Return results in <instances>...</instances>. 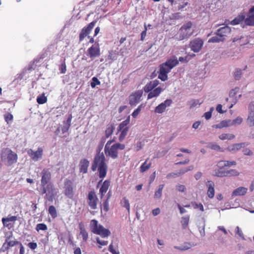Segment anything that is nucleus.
Here are the masks:
<instances>
[{
    "label": "nucleus",
    "mask_w": 254,
    "mask_h": 254,
    "mask_svg": "<svg viewBox=\"0 0 254 254\" xmlns=\"http://www.w3.org/2000/svg\"><path fill=\"white\" fill-rule=\"evenodd\" d=\"M105 157L103 152H97L92 164V170L95 171L98 169L99 177L101 179L105 178L107 174L108 166L105 163Z\"/></svg>",
    "instance_id": "f257e3e1"
},
{
    "label": "nucleus",
    "mask_w": 254,
    "mask_h": 254,
    "mask_svg": "<svg viewBox=\"0 0 254 254\" xmlns=\"http://www.w3.org/2000/svg\"><path fill=\"white\" fill-rule=\"evenodd\" d=\"M1 160L6 166H11L17 161V154L8 148H4L1 153Z\"/></svg>",
    "instance_id": "f03ea898"
},
{
    "label": "nucleus",
    "mask_w": 254,
    "mask_h": 254,
    "mask_svg": "<svg viewBox=\"0 0 254 254\" xmlns=\"http://www.w3.org/2000/svg\"><path fill=\"white\" fill-rule=\"evenodd\" d=\"M192 23L190 21L184 24L180 29L179 36L176 37L177 40L181 41L189 38L193 33L191 30Z\"/></svg>",
    "instance_id": "7ed1b4c3"
},
{
    "label": "nucleus",
    "mask_w": 254,
    "mask_h": 254,
    "mask_svg": "<svg viewBox=\"0 0 254 254\" xmlns=\"http://www.w3.org/2000/svg\"><path fill=\"white\" fill-rule=\"evenodd\" d=\"M42 187V194H46V198L49 201L52 202L57 194V189L52 183H49Z\"/></svg>",
    "instance_id": "20e7f679"
},
{
    "label": "nucleus",
    "mask_w": 254,
    "mask_h": 254,
    "mask_svg": "<svg viewBox=\"0 0 254 254\" xmlns=\"http://www.w3.org/2000/svg\"><path fill=\"white\" fill-rule=\"evenodd\" d=\"M98 200V197L94 191L89 192L87 196V203L91 209H95L97 208Z\"/></svg>",
    "instance_id": "39448f33"
},
{
    "label": "nucleus",
    "mask_w": 254,
    "mask_h": 254,
    "mask_svg": "<svg viewBox=\"0 0 254 254\" xmlns=\"http://www.w3.org/2000/svg\"><path fill=\"white\" fill-rule=\"evenodd\" d=\"M203 41L200 38H195L191 41L190 46L191 50L195 53H197L201 49Z\"/></svg>",
    "instance_id": "423d86ee"
},
{
    "label": "nucleus",
    "mask_w": 254,
    "mask_h": 254,
    "mask_svg": "<svg viewBox=\"0 0 254 254\" xmlns=\"http://www.w3.org/2000/svg\"><path fill=\"white\" fill-rule=\"evenodd\" d=\"M178 64V60L175 56H173L171 59L166 61V62L162 64L168 71L170 72L171 70L175 66Z\"/></svg>",
    "instance_id": "0eeeda50"
},
{
    "label": "nucleus",
    "mask_w": 254,
    "mask_h": 254,
    "mask_svg": "<svg viewBox=\"0 0 254 254\" xmlns=\"http://www.w3.org/2000/svg\"><path fill=\"white\" fill-rule=\"evenodd\" d=\"M104 152L107 157L109 156L113 159H116L118 157V151L114 144L111 147H105Z\"/></svg>",
    "instance_id": "6e6552de"
},
{
    "label": "nucleus",
    "mask_w": 254,
    "mask_h": 254,
    "mask_svg": "<svg viewBox=\"0 0 254 254\" xmlns=\"http://www.w3.org/2000/svg\"><path fill=\"white\" fill-rule=\"evenodd\" d=\"M143 94L142 90H138L133 94L130 95L129 97V101L130 105H135L137 104Z\"/></svg>",
    "instance_id": "1a4fd4ad"
},
{
    "label": "nucleus",
    "mask_w": 254,
    "mask_h": 254,
    "mask_svg": "<svg viewBox=\"0 0 254 254\" xmlns=\"http://www.w3.org/2000/svg\"><path fill=\"white\" fill-rule=\"evenodd\" d=\"M96 23V21H93L90 23L86 27H84L80 34H79V40L80 41H82L83 39L89 34L90 31L93 28V27L95 26V23Z\"/></svg>",
    "instance_id": "9d476101"
},
{
    "label": "nucleus",
    "mask_w": 254,
    "mask_h": 254,
    "mask_svg": "<svg viewBox=\"0 0 254 254\" xmlns=\"http://www.w3.org/2000/svg\"><path fill=\"white\" fill-rule=\"evenodd\" d=\"M41 186H45L46 185L48 184V183L50 181L51 174L48 169H44L41 172Z\"/></svg>",
    "instance_id": "9b49d317"
},
{
    "label": "nucleus",
    "mask_w": 254,
    "mask_h": 254,
    "mask_svg": "<svg viewBox=\"0 0 254 254\" xmlns=\"http://www.w3.org/2000/svg\"><path fill=\"white\" fill-rule=\"evenodd\" d=\"M245 24L247 26H254V5L249 10L247 17H245Z\"/></svg>",
    "instance_id": "f8f14e48"
},
{
    "label": "nucleus",
    "mask_w": 254,
    "mask_h": 254,
    "mask_svg": "<svg viewBox=\"0 0 254 254\" xmlns=\"http://www.w3.org/2000/svg\"><path fill=\"white\" fill-rule=\"evenodd\" d=\"M249 145V143L245 142L239 143H235L229 146L226 148V150L230 152H236L240 150L241 148H244Z\"/></svg>",
    "instance_id": "ddd939ff"
},
{
    "label": "nucleus",
    "mask_w": 254,
    "mask_h": 254,
    "mask_svg": "<svg viewBox=\"0 0 254 254\" xmlns=\"http://www.w3.org/2000/svg\"><path fill=\"white\" fill-rule=\"evenodd\" d=\"M172 103L171 99H167L164 102L161 103L157 106L155 109V112L156 113L161 114L164 112L167 107L170 106Z\"/></svg>",
    "instance_id": "4468645a"
},
{
    "label": "nucleus",
    "mask_w": 254,
    "mask_h": 254,
    "mask_svg": "<svg viewBox=\"0 0 254 254\" xmlns=\"http://www.w3.org/2000/svg\"><path fill=\"white\" fill-rule=\"evenodd\" d=\"M231 32V29L230 27L227 25L224 26L223 27H221L218 29L215 34L218 36H220L222 38H225L228 36V35L230 34Z\"/></svg>",
    "instance_id": "2eb2a0df"
},
{
    "label": "nucleus",
    "mask_w": 254,
    "mask_h": 254,
    "mask_svg": "<svg viewBox=\"0 0 254 254\" xmlns=\"http://www.w3.org/2000/svg\"><path fill=\"white\" fill-rule=\"evenodd\" d=\"M28 154L33 160L37 161L39 158L42 156L43 149L40 147H39L36 151L29 149L28 151Z\"/></svg>",
    "instance_id": "dca6fc26"
},
{
    "label": "nucleus",
    "mask_w": 254,
    "mask_h": 254,
    "mask_svg": "<svg viewBox=\"0 0 254 254\" xmlns=\"http://www.w3.org/2000/svg\"><path fill=\"white\" fill-rule=\"evenodd\" d=\"M206 186L207 188V194L208 196L210 198H212L214 196V183L212 181H207L206 183Z\"/></svg>",
    "instance_id": "f3484780"
},
{
    "label": "nucleus",
    "mask_w": 254,
    "mask_h": 254,
    "mask_svg": "<svg viewBox=\"0 0 254 254\" xmlns=\"http://www.w3.org/2000/svg\"><path fill=\"white\" fill-rule=\"evenodd\" d=\"M64 194L70 198L73 196V188L70 181H67L65 184Z\"/></svg>",
    "instance_id": "a211bd4d"
},
{
    "label": "nucleus",
    "mask_w": 254,
    "mask_h": 254,
    "mask_svg": "<svg viewBox=\"0 0 254 254\" xmlns=\"http://www.w3.org/2000/svg\"><path fill=\"white\" fill-rule=\"evenodd\" d=\"M96 234L101 236L102 238H105L111 235V232L109 229H105L103 226L99 225V227L96 232Z\"/></svg>",
    "instance_id": "6ab92c4d"
},
{
    "label": "nucleus",
    "mask_w": 254,
    "mask_h": 254,
    "mask_svg": "<svg viewBox=\"0 0 254 254\" xmlns=\"http://www.w3.org/2000/svg\"><path fill=\"white\" fill-rule=\"evenodd\" d=\"M87 52L90 58L97 57L100 55V49L98 46H94L93 45L88 49Z\"/></svg>",
    "instance_id": "aec40b11"
},
{
    "label": "nucleus",
    "mask_w": 254,
    "mask_h": 254,
    "mask_svg": "<svg viewBox=\"0 0 254 254\" xmlns=\"http://www.w3.org/2000/svg\"><path fill=\"white\" fill-rule=\"evenodd\" d=\"M246 16V12H244L238 15L236 18L230 22V24L232 25H238L241 24L242 22L245 20V17Z\"/></svg>",
    "instance_id": "412c9836"
},
{
    "label": "nucleus",
    "mask_w": 254,
    "mask_h": 254,
    "mask_svg": "<svg viewBox=\"0 0 254 254\" xmlns=\"http://www.w3.org/2000/svg\"><path fill=\"white\" fill-rule=\"evenodd\" d=\"M167 69L160 65L159 71L158 72V78L162 81H165L168 79L167 74L169 72Z\"/></svg>",
    "instance_id": "4be33fe9"
},
{
    "label": "nucleus",
    "mask_w": 254,
    "mask_h": 254,
    "mask_svg": "<svg viewBox=\"0 0 254 254\" xmlns=\"http://www.w3.org/2000/svg\"><path fill=\"white\" fill-rule=\"evenodd\" d=\"M205 220L204 218H202L200 219L197 223V227L199 229V231L200 234V236L202 237H203L205 236Z\"/></svg>",
    "instance_id": "5701e85b"
},
{
    "label": "nucleus",
    "mask_w": 254,
    "mask_h": 254,
    "mask_svg": "<svg viewBox=\"0 0 254 254\" xmlns=\"http://www.w3.org/2000/svg\"><path fill=\"white\" fill-rule=\"evenodd\" d=\"M89 165V162L86 159H83L80 161V172L84 174L86 173Z\"/></svg>",
    "instance_id": "b1692460"
},
{
    "label": "nucleus",
    "mask_w": 254,
    "mask_h": 254,
    "mask_svg": "<svg viewBox=\"0 0 254 254\" xmlns=\"http://www.w3.org/2000/svg\"><path fill=\"white\" fill-rule=\"evenodd\" d=\"M248 190V189L240 187L234 190L232 193V196H240L245 195Z\"/></svg>",
    "instance_id": "393cba45"
},
{
    "label": "nucleus",
    "mask_w": 254,
    "mask_h": 254,
    "mask_svg": "<svg viewBox=\"0 0 254 254\" xmlns=\"http://www.w3.org/2000/svg\"><path fill=\"white\" fill-rule=\"evenodd\" d=\"M110 185V182L109 180H106L105 181L101 188L100 189L99 192L101 193V197L102 198L103 196L104 195V194L107 192V190H108V188Z\"/></svg>",
    "instance_id": "a878e982"
},
{
    "label": "nucleus",
    "mask_w": 254,
    "mask_h": 254,
    "mask_svg": "<svg viewBox=\"0 0 254 254\" xmlns=\"http://www.w3.org/2000/svg\"><path fill=\"white\" fill-rule=\"evenodd\" d=\"M232 126L231 120H223L219 124L215 125L213 126V127L216 128H221Z\"/></svg>",
    "instance_id": "bb28decb"
},
{
    "label": "nucleus",
    "mask_w": 254,
    "mask_h": 254,
    "mask_svg": "<svg viewBox=\"0 0 254 254\" xmlns=\"http://www.w3.org/2000/svg\"><path fill=\"white\" fill-rule=\"evenodd\" d=\"M236 162L235 161H226V160H221L218 162L217 164V166L219 168H223L227 166H235L236 165Z\"/></svg>",
    "instance_id": "cd10ccee"
},
{
    "label": "nucleus",
    "mask_w": 254,
    "mask_h": 254,
    "mask_svg": "<svg viewBox=\"0 0 254 254\" xmlns=\"http://www.w3.org/2000/svg\"><path fill=\"white\" fill-rule=\"evenodd\" d=\"M243 75V70L240 68H236L233 72V76L236 80H239Z\"/></svg>",
    "instance_id": "c85d7f7f"
},
{
    "label": "nucleus",
    "mask_w": 254,
    "mask_h": 254,
    "mask_svg": "<svg viewBox=\"0 0 254 254\" xmlns=\"http://www.w3.org/2000/svg\"><path fill=\"white\" fill-rule=\"evenodd\" d=\"M17 217L16 216H10L9 217H6V218H2V222L3 224V226L4 227H8L10 224H7V222H9L10 221L11 222H14L16 220H17Z\"/></svg>",
    "instance_id": "c756f323"
},
{
    "label": "nucleus",
    "mask_w": 254,
    "mask_h": 254,
    "mask_svg": "<svg viewBox=\"0 0 254 254\" xmlns=\"http://www.w3.org/2000/svg\"><path fill=\"white\" fill-rule=\"evenodd\" d=\"M162 90V88L160 87L156 88L152 91L150 92V93L148 94V99H151L154 97L158 96L160 94Z\"/></svg>",
    "instance_id": "7c9ffc66"
},
{
    "label": "nucleus",
    "mask_w": 254,
    "mask_h": 254,
    "mask_svg": "<svg viewBox=\"0 0 254 254\" xmlns=\"http://www.w3.org/2000/svg\"><path fill=\"white\" fill-rule=\"evenodd\" d=\"M206 147L212 150L218 151L220 152H223L224 150L221 148V147L215 142H209L208 143Z\"/></svg>",
    "instance_id": "2f4dec72"
},
{
    "label": "nucleus",
    "mask_w": 254,
    "mask_h": 254,
    "mask_svg": "<svg viewBox=\"0 0 254 254\" xmlns=\"http://www.w3.org/2000/svg\"><path fill=\"white\" fill-rule=\"evenodd\" d=\"M115 127L112 125H109L107 126L106 129L105 130V136L106 139L109 137L113 133Z\"/></svg>",
    "instance_id": "473e14b6"
},
{
    "label": "nucleus",
    "mask_w": 254,
    "mask_h": 254,
    "mask_svg": "<svg viewBox=\"0 0 254 254\" xmlns=\"http://www.w3.org/2000/svg\"><path fill=\"white\" fill-rule=\"evenodd\" d=\"M90 226L91 231L93 233L96 234V232L99 227L98 221L95 219L92 220L90 222Z\"/></svg>",
    "instance_id": "72a5a7b5"
},
{
    "label": "nucleus",
    "mask_w": 254,
    "mask_h": 254,
    "mask_svg": "<svg viewBox=\"0 0 254 254\" xmlns=\"http://www.w3.org/2000/svg\"><path fill=\"white\" fill-rule=\"evenodd\" d=\"M164 185H160L158 187V189L155 192L154 197L155 198L159 199L162 196V192L164 188Z\"/></svg>",
    "instance_id": "f704fd0d"
},
{
    "label": "nucleus",
    "mask_w": 254,
    "mask_h": 254,
    "mask_svg": "<svg viewBox=\"0 0 254 254\" xmlns=\"http://www.w3.org/2000/svg\"><path fill=\"white\" fill-rule=\"evenodd\" d=\"M148 159H147L141 166L140 171L141 173L144 172L148 170L151 167V163H147Z\"/></svg>",
    "instance_id": "c9c22d12"
},
{
    "label": "nucleus",
    "mask_w": 254,
    "mask_h": 254,
    "mask_svg": "<svg viewBox=\"0 0 254 254\" xmlns=\"http://www.w3.org/2000/svg\"><path fill=\"white\" fill-rule=\"evenodd\" d=\"M79 227L80 229V234L82 236L83 241L86 242L88 237V233L81 224L79 225Z\"/></svg>",
    "instance_id": "e433bc0d"
},
{
    "label": "nucleus",
    "mask_w": 254,
    "mask_h": 254,
    "mask_svg": "<svg viewBox=\"0 0 254 254\" xmlns=\"http://www.w3.org/2000/svg\"><path fill=\"white\" fill-rule=\"evenodd\" d=\"M129 122H130V118H129V117H128L127 118L126 120L122 122L120 124V125L118 127V131H120L122 129H124L125 128H128L127 126L129 123Z\"/></svg>",
    "instance_id": "4c0bfd02"
},
{
    "label": "nucleus",
    "mask_w": 254,
    "mask_h": 254,
    "mask_svg": "<svg viewBox=\"0 0 254 254\" xmlns=\"http://www.w3.org/2000/svg\"><path fill=\"white\" fill-rule=\"evenodd\" d=\"M121 203L122 206L125 207L127 210L128 213H129L130 211V205L128 200L126 197H124L122 199Z\"/></svg>",
    "instance_id": "58836bf2"
},
{
    "label": "nucleus",
    "mask_w": 254,
    "mask_h": 254,
    "mask_svg": "<svg viewBox=\"0 0 254 254\" xmlns=\"http://www.w3.org/2000/svg\"><path fill=\"white\" fill-rule=\"evenodd\" d=\"M248 125L252 127L254 126V114L249 113L247 120Z\"/></svg>",
    "instance_id": "ea45409f"
},
{
    "label": "nucleus",
    "mask_w": 254,
    "mask_h": 254,
    "mask_svg": "<svg viewBox=\"0 0 254 254\" xmlns=\"http://www.w3.org/2000/svg\"><path fill=\"white\" fill-rule=\"evenodd\" d=\"M189 220L190 217L189 216H186L182 218L181 222L183 229H186L188 226Z\"/></svg>",
    "instance_id": "a19ab883"
},
{
    "label": "nucleus",
    "mask_w": 254,
    "mask_h": 254,
    "mask_svg": "<svg viewBox=\"0 0 254 254\" xmlns=\"http://www.w3.org/2000/svg\"><path fill=\"white\" fill-rule=\"evenodd\" d=\"M235 136L232 134L229 133H223L219 136V138L221 140H225V139H232L234 138Z\"/></svg>",
    "instance_id": "79ce46f5"
},
{
    "label": "nucleus",
    "mask_w": 254,
    "mask_h": 254,
    "mask_svg": "<svg viewBox=\"0 0 254 254\" xmlns=\"http://www.w3.org/2000/svg\"><path fill=\"white\" fill-rule=\"evenodd\" d=\"M222 168H220L219 169L215 170L214 171V174L213 175L218 177H224L226 176V171H222Z\"/></svg>",
    "instance_id": "37998d69"
},
{
    "label": "nucleus",
    "mask_w": 254,
    "mask_h": 254,
    "mask_svg": "<svg viewBox=\"0 0 254 254\" xmlns=\"http://www.w3.org/2000/svg\"><path fill=\"white\" fill-rule=\"evenodd\" d=\"M225 40V38H222L217 35L215 36L211 37L208 41L209 42L212 43H219L220 42H223Z\"/></svg>",
    "instance_id": "c03bdc74"
},
{
    "label": "nucleus",
    "mask_w": 254,
    "mask_h": 254,
    "mask_svg": "<svg viewBox=\"0 0 254 254\" xmlns=\"http://www.w3.org/2000/svg\"><path fill=\"white\" fill-rule=\"evenodd\" d=\"M128 130V128H125L121 130V133L119 137V140L120 141H123L124 140L127 133Z\"/></svg>",
    "instance_id": "a18cd8bd"
},
{
    "label": "nucleus",
    "mask_w": 254,
    "mask_h": 254,
    "mask_svg": "<svg viewBox=\"0 0 254 254\" xmlns=\"http://www.w3.org/2000/svg\"><path fill=\"white\" fill-rule=\"evenodd\" d=\"M226 176H238L239 175V172L235 169H231L226 171Z\"/></svg>",
    "instance_id": "49530a36"
},
{
    "label": "nucleus",
    "mask_w": 254,
    "mask_h": 254,
    "mask_svg": "<svg viewBox=\"0 0 254 254\" xmlns=\"http://www.w3.org/2000/svg\"><path fill=\"white\" fill-rule=\"evenodd\" d=\"M106 137H102L100 139V142L98 145L97 147V152H100V151L102 149L104 144L106 141Z\"/></svg>",
    "instance_id": "de8ad7c7"
},
{
    "label": "nucleus",
    "mask_w": 254,
    "mask_h": 254,
    "mask_svg": "<svg viewBox=\"0 0 254 254\" xmlns=\"http://www.w3.org/2000/svg\"><path fill=\"white\" fill-rule=\"evenodd\" d=\"M12 237V235L6 237L5 239V242L3 244L2 247H1V251L3 252H5L7 250H8L9 248V247L7 245L8 240H9L10 238V237Z\"/></svg>",
    "instance_id": "09e8293b"
},
{
    "label": "nucleus",
    "mask_w": 254,
    "mask_h": 254,
    "mask_svg": "<svg viewBox=\"0 0 254 254\" xmlns=\"http://www.w3.org/2000/svg\"><path fill=\"white\" fill-rule=\"evenodd\" d=\"M201 103L199 102V100L193 99V100L190 101L189 102L188 104L190 106V109H191V108H193V107H195L197 105H199L200 104H201Z\"/></svg>",
    "instance_id": "8fccbe9b"
},
{
    "label": "nucleus",
    "mask_w": 254,
    "mask_h": 254,
    "mask_svg": "<svg viewBox=\"0 0 254 254\" xmlns=\"http://www.w3.org/2000/svg\"><path fill=\"white\" fill-rule=\"evenodd\" d=\"M47 97L44 94H42L41 96L38 97L37 98V102L39 104H43L47 102Z\"/></svg>",
    "instance_id": "3c124183"
},
{
    "label": "nucleus",
    "mask_w": 254,
    "mask_h": 254,
    "mask_svg": "<svg viewBox=\"0 0 254 254\" xmlns=\"http://www.w3.org/2000/svg\"><path fill=\"white\" fill-rule=\"evenodd\" d=\"M49 213L53 218H55L57 216L56 209L53 205H51L49 207Z\"/></svg>",
    "instance_id": "603ef678"
},
{
    "label": "nucleus",
    "mask_w": 254,
    "mask_h": 254,
    "mask_svg": "<svg viewBox=\"0 0 254 254\" xmlns=\"http://www.w3.org/2000/svg\"><path fill=\"white\" fill-rule=\"evenodd\" d=\"M36 229L37 231H39L40 230H46L47 227L46 225L44 223H40L37 225Z\"/></svg>",
    "instance_id": "864d4df0"
},
{
    "label": "nucleus",
    "mask_w": 254,
    "mask_h": 254,
    "mask_svg": "<svg viewBox=\"0 0 254 254\" xmlns=\"http://www.w3.org/2000/svg\"><path fill=\"white\" fill-rule=\"evenodd\" d=\"M92 81L91 83V86L92 88H94L96 85H99L100 84V82L98 79V78L96 77H94L92 78Z\"/></svg>",
    "instance_id": "5fc2aeb1"
},
{
    "label": "nucleus",
    "mask_w": 254,
    "mask_h": 254,
    "mask_svg": "<svg viewBox=\"0 0 254 254\" xmlns=\"http://www.w3.org/2000/svg\"><path fill=\"white\" fill-rule=\"evenodd\" d=\"M153 88L154 87H153L152 84L150 82L145 86L144 87V90L145 92L147 93L151 91Z\"/></svg>",
    "instance_id": "6e6d98bb"
},
{
    "label": "nucleus",
    "mask_w": 254,
    "mask_h": 254,
    "mask_svg": "<svg viewBox=\"0 0 254 254\" xmlns=\"http://www.w3.org/2000/svg\"><path fill=\"white\" fill-rule=\"evenodd\" d=\"M248 113L254 114V101H251L249 104Z\"/></svg>",
    "instance_id": "4d7b16f0"
},
{
    "label": "nucleus",
    "mask_w": 254,
    "mask_h": 254,
    "mask_svg": "<svg viewBox=\"0 0 254 254\" xmlns=\"http://www.w3.org/2000/svg\"><path fill=\"white\" fill-rule=\"evenodd\" d=\"M243 119L242 118L238 117L235 120H233V121H231L232 126L234 125L235 124H240L242 123Z\"/></svg>",
    "instance_id": "13d9d810"
},
{
    "label": "nucleus",
    "mask_w": 254,
    "mask_h": 254,
    "mask_svg": "<svg viewBox=\"0 0 254 254\" xmlns=\"http://www.w3.org/2000/svg\"><path fill=\"white\" fill-rule=\"evenodd\" d=\"M242 151L245 155L252 156L254 154L253 152L247 148H244Z\"/></svg>",
    "instance_id": "bf43d9fd"
},
{
    "label": "nucleus",
    "mask_w": 254,
    "mask_h": 254,
    "mask_svg": "<svg viewBox=\"0 0 254 254\" xmlns=\"http://www.w3.org/2000/svg\"><path fill=\"white\" fill-rule=\"evenodd\" d=\"M235 231L236 234H238L240 238H241L243 240L245 239L242 231L240 230L238 226L236 227Z\"/></svg>",
    "instance_id": "052dcab7"
},
{
    "label": "nucleus",
    "mask_w": 254,
    "mask_h": 254,
    "mask_svg": "<svg viewBox=\"0 0 254 254\" xmlns=\"http://www.w3.org/2000/svg\"><path fill=\"white\" fill-rule=\"evenodd\" d=\"M141 105H140L134 111V112L132 114V116L133 117V118H135L138 116V115L139 114L141 111Z\"/></svg>",
    "instance_id": "680f3d73"
},
{
    "label": "nucleus",
    "mask_w": 254,
    "mask_h": 254,
    "mask_svg": "<svg viewBox=\"0 0 254 254\" xmlns=\"http://www.w3.org/2000/svg\"><path fill=\"white\" fill-rule=\"evenodd\" d=\"M192 204L194 206V208H199L201 211H204L203 206L201 203L197 204L195 202H193L192 203Z\"/></svg>",
    "instance_id": "e2e57ef3"
},
{
    "label": "nucleus",
    "mask_w": 254,
    "mask_h": 254,
    "mask_svg": "<svg viewBox=\"0 0 254 254\" xmlns=\"http://www.w3.org/2000/svg\"><path fill=\"white\" fill-rule=\"evenodd\" d=\"M4 119L7 123L8 124L10 121L12 120L13 116L11 114H6L4 115Z\"/></svg>",
    "instance_id": "0e129e2a"
},
{
    "label": "nucleus",
    "mask_w": 254,
    "mask_h": 254,
    "mask_svg": "<svg viewBox=\"0 0 254 254\" xmlns=\"http://www.w3.org/2000/svg\"><path fill=\"white\" fill-rule=\"evenodd\" d=\"M109 200H106L103 203V207L104 210H105L106 212H107L109 210Z\"/></svg>",
    "instance_id": "69168bd1"
},
{
    "label": "nucleus",
    "mask_w": 254,
    "mask_h": 254,
    "mask_svg": "<svg viewBox=\"0 0 254 254\" xmlns=\"http://www.w3.org/2000/svg\"><path fill=\"white\" fill-rule=\"evenodd\" d=\"M177 190L180 192H184L186 190V187L183 185H178L176 186Z\"/></svg>",
    "instance_id": "338daca9"
},
{
    "label": "nucleus",
    "mask_w": 254,
    "mask_h": 254,
    "mask_svg": "<svg viewBox=\"0 0 254 254\" xmlns=\"http://www.w3.org/2000/svg\"><path fill=\"white\" fill-rule=\"evenodd\" d=\"M109 251L112 254H119L120 253L119 251H116L113 247V245L112 243L109 246Z\"/></svg>",
    "instance_id": "774afa93"
}]
</instances>
